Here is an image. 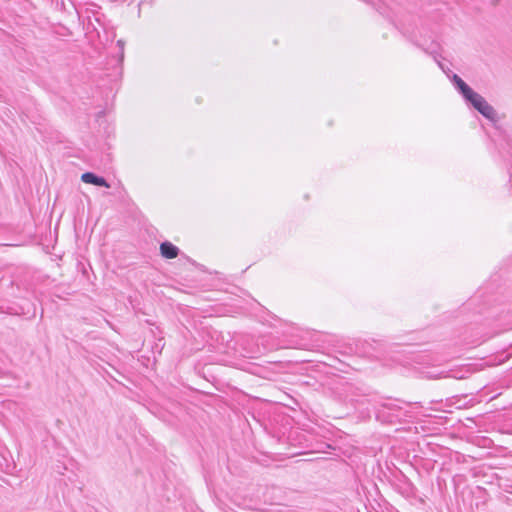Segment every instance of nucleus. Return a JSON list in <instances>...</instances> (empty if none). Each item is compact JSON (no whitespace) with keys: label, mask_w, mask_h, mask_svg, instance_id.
Masks as SVG:
<instances>
[{"label":"nucleus","mask_w":512,"mask_h":512,"mask_svg":"<svg viewBox=\"0 0 512 512\" xmlns=\"http://www.w3.org/2000/svg\"><path fill=\"white\" fill-rule=\"evenodd\" d=\"M454 82L462 92V94L465 96L468 94L472 89L457 75H454Z\"/></svg>","instance_id":"20e7f679"},{"label":"nucleus","mask_w":512,"mask_h":512,"mask_svg":"<svg viewBox=\"0 0 512 512\" xmlns=\"http://www.w3.org/2000/svg\"><path fill=\"white\" fill-rule=\"evenodd\" d=\"M81 180L87 184H93L96 186H104L107 188L110 187V185L106 182V180L104 178L98 177L91 172L83 173L81 176Z\"/></svg>","instance_id":"7ed1b4c3"},{"label":"nucleus","mask_w":512,"mask_h":512,"mask_svg":"<svg viewBox=\"0 0 512 512\" xmlns=\"http://www.w3.org/2000/svg\"><path fill=\"white\" fill-rule=\"evenodd\" d=\"M160 253L166 259H174L178 256L179 249L171 242L166 241L160 245Z\"/></svg>","instance_id":"f03ea898"},{"label":"nucleus","mask_w":512,"mask_h":512,"mask_svg":"<svg viewBox=\"0 0 512 512\" xmlns=\"http://www.w3.org/2000/svg\"><path fill=\"white\" fill-rule=\"evenodd\" d=\"M471 104L477 109L482 115L487 118H493L495 116V111L492 106H490L486 100L473 90H471L468 94L464 96Z\"/></svg>","instance_id":"f257e3e1"}]
</instances>
